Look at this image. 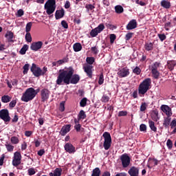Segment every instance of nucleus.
<instances>
[{
  "mask_svg": "<svg viewBox=\"0 0 176 176\" xmlns=\"http://www.w3.org/2000/svg\"><path fill=\"white\" fill-rule=\"evenodd\" d=\"M74 68L69 67L68 68L60 69L59 73L56 80V85L61 86L63 85H76L80 80V76L78 74H74Z\"/></svg>",
  "mask_w": 176,
  "mask_h": 176,
  "instance_id": "f257e3e1",
  "label": "nucleus"
},
{
  "mask_svg": "<svg viewBox=\"0 0 176 176\" xmlns=\"http://www.w3.org/2000/svg\"><path fill=\"white\" fill-rule=\"evenodd\" d=\"M152 84V80L150 78L144 79L139 85L138 94L140 97L144 96L146 94L148 90L151 89V85Z\"/></svg>",
  "mask_w": 176,
  "mask_h": 176,
  "instance_id": "f03ea898",
  "label": "nucleus"
},
{
  "mask_svg": "<svg viewBox=\"0 0 176 176\" xmlns=\"http://www.w3.org/2000/svg\"><path fill=\"white\" fill-rule=\"evenodd\" d=\"M35 89L30 87L28 88L25 93L23 94L21 97V101L24 102H28V101H32L33 98H35Z\"/></svg>",
  "mask_w": 176,
  "mask_h": 176,
  "instance_id": "7ed1b4c3",
  "label": "nucleus"
},
{
  "mask_svg": "<svg viewBox=\"0 0 176 176\" xmlns=\"http://www.w3.org/2000/svg\"><path fill=\"white\" fill-rule=\"evenodd\" d=\"M56 8H57V6L56 5V0H47L44 6V9L46 10V13L48 16L54 13Z\"/></svg>",
  "mask_w": 176,
  "mask_h": 176,
  "instance_id": "20e7f679",
  "label": "nucleus"
},
{
  "mask_svg": "<svg viewBox=\"0 0 176 176\" xmlns=\"http://www.w3.org/2000/svg\"><path fill=\"white\" fill-rule=\"evenodd\" d=\"M103 138H104V142L103 143V146L105 151H108L112 145V138L111 137V133L109 132H104L102 135Z\"/></svg>",
  "mask_w": 176,
  "mask_h": 176,
  "instance_id": "39448f33",
  "label": "nucleus"
},
{
  "mask_svg": "<svg viewBox=\"0 0 176 176\" xmlns=\"http://www.w3.org/2000/svg\"><path fill=\"white\" fill-rule=\"evenodd\" d=\"M19 164H21V153L16 151L12 158V166L19 167Z\"/></svg>",
  "mask_w": 176,
  "mask_h": 176,
  "instance_id": "423d86ee",
  "label": "nucleus"
},
{
  "mask_svg": "<svg viewBox=\"0 0 176 176\" xmlns=\"http://www.w3.org/2000/svg\"><path fill=\"white\" fill-rule=\"evenodd\" d=\"M0 119L3 120L5 123L10 122V116L9 115V110L3 109L0 110Z\"/></svg>",
  "mask_w": 176,
  "mask_h": 176,
  "instance_id": "0eeeda50",
  "label": "nucleus"
},
{
  "mask_svg": "<svg viewBox=\"0 0 176 176\" xmlns=\"http://www.w3.org/2000/svg\"><path fill=\"white\" fill-rule=\"evenodd\" d=\"M30 71L32 72L33 75L36 76V78L42 76V69H41L39 67H37L35 63H32Z\"/></svg>",
  "mask_w": 176,
  "mask_h": 176,
  "instance_id": "6e6552de",
  "label": "nucleus"
},
{
  "mask_svg": "<svg viewBox=\"0 0 176 176\" xmlns=\"http://www.w3.org/2000/svg\"><path fill=\"white\" fill-rule=\"evenodd\" d=\"M120 160L122 162V167L124 168H126L130 166L131 159L130 157L127 154H123L120 157Z\"/></svg>",
  "mask_w": 176,
  "mask_h": 176,
  "instance_id": "1a4fd4ad",
  "label": "nucleus"
},
{
  "mask_svg": "<svg viewBox=\"0 0 176 176\" xmlns=\"http://www.w3.org/2000/svg\"><path fill=\"white\" fill-rule=\"evenodd\" d=\"M50 96V91H49L47 88H44L41 91V97L42 102H45L49 100V97Z\"/></svg>",
  "mask_w": 176,
  "mask_h": 176,
  "instance_id": "9d476101",
  "label": "nucleus"
},
{
  "mask_svg": "<svg viewBox=\"0 0 176 176\" xmlns=\"http://www.w3.org/2000/svg\"><path fill=\"white\" fill-rule=\"evenodd\" d=\"M82 69L87 74L88 78L91 79L93 78V66L90 65H86L83 66Z\"/></svg>",
  "mask_w": 176,
  "mask_h": 176,
  "instance_id": "9b49d317",
  "label": "nucleus"
},
{
  "mask_svg": "<svg viewBox=\"0 0 176 176\" xmlns=\"http://www.w3.org/2000/svg\"><path fill=\"white\" fill-rule=\"evenodd\" d=\"M120 78H126L130 75V69L127 67H123L118 72Z\"/></svg>",
  "mask_w": 176,
  "mask_h": 176,
  "instance_id": "f8f14e48",
  "label": "nucleus"
},
{
  "mask_svg": "<svg viewBox=\"0 0 176 176\" xmlns=\"http://www.w3.org/2000/svg\"><path fill=\"white\" fill-rule=\"evenodd\" d=\"M160 109L161 111H162V112H164V113H166V116H168V118L173 116V112L168 105L162 104L160 107Z\"/></svg>",
  "mask_w": 176,
  "mask_h": 176,
  "instance_id": "ddd939ff",
  "label": "nucleus"
},
{
  "mask_svg": "<svg viewBox=\"0 0 176 176\" xmlns=\"http://www.w3.org/2000/svg\"><path fill=\"white\" fill-rule=\"evenodd\" d=\"M43 45V43L42 41H38L32 43L30 49L31 50H34V52H38L39 49H42V46Z\"/></svg>",
  "mask_w": 176,
  "mask_h": 176,
  "instance_id": "4468645a",
  "label": "nucleus"
},
{
  "mask_svg": "<svg viewBox=\"0 0 176 176\" xmlns=\"http://www.w3.org/2000/svg\"><path fill=\"white\" fill-rule=\"evenodd\" d=\"M64 148L65 151L67 152V153H75V152H76L75 146H74L71 143H66Z\"/></svg>",
  "mask_w": 176,
  "mask_h": 176,
  "instance_id": "2eb2a0df",
  "label": "nucleus"
},
{
  "mask_svg": "<svg viewBox=\"0 0 176 176\" xmlns=\"http://www.w3.org/2000/svg\"><path fill=\"white\" fill-rule=\"evenodd\" d=\"M130 176H138L140 175V168L132 166L128 171Z\"/></svg>",
  "mask_w": 176,
  "mask_h": 176,
  "instance_id": "dca6fc26",
  "label": "nucleus"
},
{
  "mask_svg": "<svg viewBox=\"0 0 176 176\" xmlns=\"http://www.w3.org/2000/svg\"><path fill=\"white\" fill-rule=\"evenodd\" d=\"M71 131V124H66L65 126H63L59 134H60V135H67V133H69Z\"/></svg>",
  "mask_w": 176,
  "mask_h": 176,
  "instance_id": "f3484780",
  "label": "nucleus"
},
{
  "mask_svg": "<svg viewBox=\"0 0 176 176\" xmlns=\"http://www.w3.org/2000/svg\"><path fill=\"white\" fill-rule=\"evenodd\" d=\"M64 14H65V11H64V8L57 10L55 12L56 20H60V19H63V17H64Z\"/></svg>",
  "mask_w": 176,
  "mask_h": 176,
  "instance_id": "a211bd4d",
  "label": "nucleus"
},
{
  "mask_svg": "<svg viewBox=\"0 0 176 176\" xmlns=\"http://www.w3.org/2000/svg\"><path fill=\"white\" fill-rule=\"evenodd\" d=\"M166 67L169 71H174V68L176 67V60H167Z\"/></svg>",
  "mask_w": 176,
  "mask_h": 176,
  "instance_id": "6ab92c4d",
  "label": "nucleus"
},
{
  "mask_svg": "<svg viewBox=\"0 0 176 176\" xmlns=\"http://www.w3.org/2000/svg\"><path fill=\"white\" fill-rule=\"evenodd\" d=\"M137 28V21L132 19L126 25V30H134Z\"/></svg>",
  "mask_w": 176,
  "mask_h": 176,
  "instance_id": "aec40b11",
  "label": "nucleus"
},
{
  "mask_svg": "<svg viewBox=\"0 0 176 176\" xmlns=\"http://www.w3.org/2000/svg\"><path fill=\"white\" fill-rule=\"evenodd\" d=\"M14 36V34L12 31H7L6 34H5V38L8 39V42H14L13 41V38Z\"/></svg>",
  "mask_w": 176,
  "mask_h": 176,
  "instance_id": "412c9836",
  "label": "nucleus"
},
{
  "mask_svg": "<svg viewBox=\"0 0 176 176\" xmlns=\"http://www.w3.org/2000/svg\"><path fill=\"white\" fill-rule=\"evenodd\" d=\"M73 49L76 52H80V50L82 49V44H80V43H74L73 45Z\"/></svg>",
  "mask_w": 176,
  "mask_h": 176,
  "instance_id": "4be33fe9",
  "label": "nucleus"
},
{
  "mask_svg": "<svg viewBox=\"0 0 176 176\" xmlns=\"http://www.w3.org/2000/svg\"><path fill=\"white\" fill-rule=\"evenodd\" d=\"M171 122V118L166 117L164 120L163 126L164 129H168V126H170V123Z\"/></svg>",
  "mask_w": 176,
  "mask_h": 176,
  "instance_id": "5701e85b",
  "label": "nucleus"
},
{
  "mask_svg": "<svg viewBox=\"0 0 176 176\" xmlns=\"http://www.w3.org/2000/svg\"><path fill=\"white\" fill-rule=\"evenodd\" d=\"M161 6L165 9H170V8H171V4L170 3V1L163 0L161 1Z\"/></svg>",
  "mask_w": 176,
  "mask_h": 176,
  "instance_id": "b1692460",
  "label": "nucleus"
},
{
  "mask_svg": "<svg viewBox=\"0 0 176 176\" xmlns=\"http://www.w3.org/2000/svg\"><path fill=\"white\" fill-rule=\"evenodd\" d=\"M144 49L146 52H151L153 50V43H146L144 45Z\"/></svg>",
  "mask_w": 176,
  "mask_h": 176,
  "instance_id": "393cba45",
  "label": "nucleus"
},
{
  "mask_svg": "<svg viewBox=\"0 0 176 176\" xmlns=\"http://www.w3.org/2000/svg\"><path fill=\"white\" fill-rule=\"evenodd\" d=\"M148 124H149V127L152 131H154V133H156L157 131V128L156 127V126H155V122H153L152 120H149Z\"/></svg>",
  "mask_w": 176,
  "mask_h": 176,
  "instance_id": "a878e982",
  "label": "nucleus"
},
{
  "mask_svg": "<svg viewBox=\"0 0 176 176\" xmlns=\"http://www.w3.org/2000/svg\"><path fill=\"white\" fill-rule=\"evenodd\" d=\"M12 100V98L9 96L8 95H4L1 97V101L4 103L6 104L8 102H10Z\"/></svg>",
  "mask_w": 176,
  "mask_h": 176,
  "instance_id": "bb28decb",
  "label": "nucleus"
},
{
  "mask_svg": "<svg viewBox=\"0 0 176 176\" xmlns=\"http://www.w3.org/2000/svg\"><path fill=\"white\" fill-rule=\"evenodd\" d=\"M152 119L154 120V122H157L160 118H159V111L157 110L153 111V114L152 116Z\"/></svg>",
  "mask_w": 176,
  "mask_h": 176,
  "instance_id": "cd10ccee",
  "label": "nucleus"
},
{
  "mask_svg": "<svg viewBox=\"0 0 176 176\" xmlns=\"http://www.w3.org/2000/svg\"><path fill=\"white\" fill-rule=\"evenodd\" d=\"M101 175V170H100V168H95L92 170L91 176H100Z\"/></svg>",
  "mask_w": 176,
  "mask_h": 176,
  "instance_id": "c85d7f7f",
  "label": "nucleus"
},
{
  "mask_svg": "<svg viewBox=\"0 0 176 176\" xmlns=\"http://www.w3.org/2000/svg\"><path fill=\"white\" fill-rule=\"evenodd\" d=\"M95 28L96 29L98 33L100 34V32H102L104 30H105V25H104V23H100L98 27Z\"/></svg>",
  "mask_w": 176,
  "mask_h": 176,
  "instance_id": "c756f323",
  "label": "nucleus"
},
{
  "mask_svg": "<svg viewBox=\"0 0 176 176\" xmlns=\"http://www.w3.org/2000/svg\"><path fill=\"white\" fill-rule=\"evenodd\" d=\"M5 146L8 151V152H13L14 149V146L9 144L8 142H6L5 144Z\"/></svg>",
  "mask_w": 176,
  "mask_h": 176,
  "instance_id": "7c9ffc66",
  "label": "nucleus"
},
{
  "mask_svg": "<svg viewBox=\"0 0 176 176\" xmlns=\"http://www.w3.org/2000/svg\"><path fill=\"white\" fill-rule=\"evenodd\" d=\"M86 113L85 112V111L81 110L80 111L78 115V120H80V119H86Z\"/></svg>",
  "mask_w": 176,
  "mask_h": 176,
  "instance_id": "2f4dec72",
  "label": "nucleus"
},
{
  "mask_svg": "<svg viewBox=\"0 0 176 176\" xmlns=\"http://www.w3.org/2000/svg\"><path fill=\"white\" fill-rule=\"evenodd\" d=\"M28 50V45L25 44L23 46V47L19 51L20 54L24 55L25 53H27V51Z\"/></svg>",
  "mask_w": 176,
  "mask_h": 176,
  "instance_id": "473e14b6",
  "label": "nucleus"
},
{
  "mask_svg": "<svg viewBox=\"0 0 176 176\" xmlns=\"http://www.w3.org/2000/svg\"><path fill=\"white\" fill-rule=\"evenodd\" d=\"M63 173V169L61 168H56L54 170V176H61V174Z\"/></svg>",
  "mask_w": 176,
  "mask_h": 176,
  "instance_id": "72a5a7b5",
  "label": "nucleus"
},
{
  "mask_svg": "<svg viewBox=\"0 0 176 176\" xmlns=\"http://www.w3.org/2000/svg\"><path fill=\"white\" fill-rule=\"evenodd\" d=\"M152 75L154 79H159V76H160V72L157 70H151Z\"/></svg>",
  "mask_w": 176,
  "mask_h": 176,
  "instance_id": "f704fd0d",
  "label": "nucleus"
},
{
  "mask_svg": "<svg viewBox=\"0 0 176 176\" xmlns=\"http://www.w3.org/2000/svg\"><path fill=\"white\" fill-rule=\"evenodd\" d=\"M94 61H96V58L94 57H87L86 62L89 65H93L94 64Z\"/></svg>",
  "mask_w": 176,
  "mask_h": 176,
  "instance_id": "c9c22d12",
  "label": "nucleus"
},
{
  "mask_svg": "<svg viewBox=\"0 0 176 176\" xmlns=\"http://www.w3.org/2000/svg\"><path fill=\"white\" fill-rule=\"evenodd\" d=\"M160 67V63L159 62H155L152 65H151V71H157V68Z\"/></svg>",
  "mask_w": 176,
  "mask_h": 176,
  "instance_id": "e433bc0d",
  "label": "nucleus"
},
{
  "mask_svg": "<svg viewBox=\"0 0 176 176\" xmlns=\"http://www.w3.org/2000/svg\"><path fill=\"white\" fill-rule=\"evenodd\" d=\"M87 105V98H83L80 102V107L85 108Z\"/></svg>",
  "mask_w": 176,
  "mask_h": 176,
  "instance_id": "4c0bfd02",
  "label": "nucleus"
},
{
  "mask_svg": "<svg viewBox=\"0 0 176 176\" xmlns=\"http://www.w3.org/2000/svg\"><path fill=\"white\" fill-rule=\"evenodd\" d=\"M115 10H116V12L118 13V14H120V13H123L124 12V9H123V7H122V6H116L115 7Z\"/></svg>",
  "mask_w": 176,
  "mask_h": 176,
  "instance_id": "58836bf2",
  "label": "nucleus"
},
{
  "mask_svg": "<svg viewBox=\"0 0 176 176\" xmlns=\"http://www.w3.org/2000/svg\"><path fill=\"white\" fill-rule=\"evenodd\" d=\"M23 75H27L28 74V71L30 70V64H25L23 67Z\"/></svg>",
  "mask_w": 176,
  "mask_h": 176,
  "instance_id": "ea45409f",
  "label": "nucleus"
},
{
  "mask_svg": "<svg viewBox=\"0 0 176 176\" xmlns=\"http://www.w3.org/2000/svg\"><path fill=\"white\" fill-rule=\"evenodd\" d=\"M10 142H12V144H17L19 142V138L16 136H12L10 138Z\"/></svg>",
  "mask_w": 176,
  "mask_h": 176,
  "instance_id": "a19ab883",
  "label": "nucleus"
},
{
  "mask_svg": "<svg viewBox=\"0 0 176 176\" xmlns=\"http://www.w3.org/2000/svg\"><path fill=\"white\" fill-rule=\"evenodd\" d=\"M91 38H95V36H97L98 35V32L96 30V28L91 30V31L89 33Z\"/></svg>",
  "mask_w": 176,
  "mask_h": 176,
  "instance_id": "79ce46f5",
  "label": "nucleus"
},
{
  "mask_svg": "<svg viewBox=\"0 0 176 176\" xmlns=\"http://www.w3.org/2000/svg\"><path fill=\"white\" fill-rule=\"evenodd\" d=\"M25 38L26 42H29V43L32 42V37L31 36V33L27 32Z\"/></svg>",
  "mask_w": 176,
  "mask_h": 176,
  "instance_id": "37998d69",
  "label": "nucleus"
},
{
  "mask_svg": "<svg viewBox=\"0 0 176 176\" xmlns=\"http://www.w3.org/2000/svg\"><path fill=\"white\" fill-rule=\"evenodd\" d=\"M59 111H60V112L65 111V101H63L60 103Z\"/></svg>",
  "mask_w": 176,
  "mask_h": 176,
  "instance_id": "c03bdc74",
  "label": "nucleus"
},
{
  "mask_svg": "<svg viewBox=\"0 0 176 176\" xmlns=\"http://www.w3.org/2000/svg\"><path fill=\"white\" fill-rule=\"evenodd\" d=\"M104 84V74L101 73L99 79H98V85H103Z\"/></svg>",
  "mask_w": 176,
  "mask_h": 176,
  "instance_id": "a18cd8bd",
  "label": "nucleus"
},
{
  "mask_svg": "<svg viewBox=\"0 0 176 176\" xmlns=\"http://www.w3.org/2000/svg\"><path fill=\"white\" fill-rule=\"evenodd\" d=\"M32 27V22L28 23L26 24V27H25V32H30V31H31Z\"/></svg>",
  "mask_w": 176,
  "mask_h": 176,
  "instance_id": "49530a36",
  "label": "nucleus"
},
{
  "mask_svg": "<svg viewBox=\"0 0 176 176\" xmlns=\"http://www.w3.org/2000/svg\"><path fill=\"white\" fill-rule=\"evenodd\" d=\"M17 104V99L16 100H12L10 104H9V107L10 108L13 109L16 107V104Z\"/></svg>",
  "mask_w": 176,
  "mask_h": 176,
  "instance_id": "de8ad7c7",
  "label": "nucleus"
},
{
  "mask_svg": "<svg viewBox=\"0 0 176 176\" xmlns=\"http://www.w3.org/2000/svg\"><path fill=\"white\" fill-rule=\"evenodd\" d=\"M16 17H21L22 16H24V10H23V9H19L16 13Z\"/></svg>",
  "mask_w": 176,
  "mask_h": 176,
  "instance_id": "09e8293b",
  "label": "nucleus"
},
{
  "mask_svg": "<svg viewBox=\"0 0 176 176\" xmlns=\"http://www.w3.org/2000/svg\"><path fill=\"white\" fill-rule=\"evenodd\" d=\"M133 74H135V75H140L141 74V69L139 67H136L133 70Z\"/></svg>",
  "mask_w": 176,
  "mask_h": 176,
  "instance_id": "8fccbe9b",
  "label": "nucleus"
},
{
  "mask_svg": "<svg viewBox=\"0 0 176 176\" xmlns=\"http://www.w3.org/2000/svg\"><path fill=\"white\" fill-rule=\"evenodd\" d=\"M102 102H108L109 101V96L107 95H103L101 98Z\"/></svg>",
  "mask_w": 176,
  "mask_h": 176,
  "instance_id": "3c124183",
  "label": "nucleus"
},
{
  "mask_svg": "<svg viewBox=\"0 0 176 176\" xmlns=\"http://www.w3.org/2000/svg\"><path fill=\"white\" fill-rule=\"evenodd\" d=\"M91 52L94 54H97L98 53V47L97 46L91 47Z\"/></svg>",
  "mask_w": 176,
  "mask_h": 176,
  "instance_id": "603ef678",
  "label": "nucleus"
},
{
  "mask_svg": "<svg viewBox=\"0 0 176 176\" xmlns=\"http://www.w3.org/2000/svg\"><path fill=\"white\" fill-rule=\"evenodd\" d=\"M133 34L132 32H129L125 36V41H130L133 38Z\"/></svg>",
  "mask_w": 176,
  "mask_h": 176,
  "instance_id": "864d4df0",
  "label": "nucleus"
},
{
  "mask_svg": "<svg viewBox=\"0 0 176 176\" xmlns=\"http://www.w3.org/2000/svg\"><path fill=\"white\" fill-rule=\"evenodd\" d=\"M116 39V34H110V43H113Z\"/></svg>",
  "mask_w": 176,
  "mask_h": 176,
  "instance_id": "5fc2aeb1",
  "label": "nucleus"
},
{
  "mask_svg": "<svg viewBox=\"0 0 176 176\" xmlns=\"http://www.w3.org/2000/svg\"><path fill=\"white\" fill-rule=\"evenodd\" d=\"M35 173V169H34V168H30L28 170V175H34Z\"/></svg>",
  "mask_w": 176,
  "mask_h": 176,
  "instance_id": "6e6d98bb",
  "label": "nucleus"
},
{
  "mask_svg": "<svg viewBox=\"0 0 176 176\" xmlns=\"http://www.w3.org/2000/svg\"><path fill=\"white\" fill-rule=\"evenodd\" d=\"M166 145H167L168 149H172L173 148V141H171V140L168 139L166 142Z\"/></svg>",
  "mask_w": 176,
  "mask_h": 176,
  "instance_id": "4d7b16f0",
  "label": "nucleus"
},
{
  "mask_svg": "<svg viewBox=\"0 0 176 176\" xmlns=\"http://www.w3.org/2000/svg\"><path fill=\"white\" fill-rule=\"evenodd\" d=\"M146 110V102H142L141 106H140V111L144 112Z\"/></svg>",
  "mask_w": 176,
  "mask_h": 176,
  "instance_id": "13d9d810",
  "label": "nucleus"
},
{
  "mask_svg": "<svg viewBox=\"0 0 176 176\" xmlns=\"http://www.w3.org/2000/svg\"><path fill=\"white\" fill-rule=\"evenodd\" d=\"M140 131H144L145 133H146V125L144 124H140Z\"/></svg>",
  "mask_w": 176,
  "mask_h": 176,
  "instance_id": "bf43d9fd",
  "label": "nucleus"
},
{
  "mask_svg": "<svg viewBox=\"0 0 176 176\" xmlns=\"http://www.w3.org/2000/svg\"><path fill=\"white\" fill-rule=\"evenodd\" d=\"M158 38H160V41L163 42V41H166V35L164 34H159Z\"/></svg>",
  "mask_w": 176,
  "mask_h": 176,
  "instance_id": "052dcab7",
  "label": "nucleus"
},
{
  "mask_svg": "<svg viewBox=\"0 0 176 176\" xmlns=\"http://www.w3.org/2000/svg\"><path fill=\"white\" fill-rule=\"evenodd\" d=\"M85 8L87 10H93L96 7L91 4H87Z\"/></svg>",
  "mask_w": 176,
  "mask_h": 176,
  "instance_id": "680f3d73",
  "label": "nucleus"
},
{
  "mask_svg": "<svg viewBox=\"0 0 176 176\" xmlns=\"http://www.w3.org/2000/svg\"><path fill=\"white\" fill-rule=\"evenodd\" d=\"M118 116H127V111H120L118 113Z\"/></svg>",
  "mask_w": 176,
  "mask_h": 176,
  "instance_id": "e2e57ef3",
  "label": "nucleus"
},
{
  "mask_svg": "<svg viewBox=\"0 0 176 176\" xmlns=\"http://www.w3.org/2000/svg\"><path fill=\"white\" fill-rule=\"evenodd\" d=\"M61 25L65 30H67V28H68V23H67V21H65L64 20L61 21Z\"/></svg>",
  "mask_w": 176,
  "mask_h": 176,
  "instance_id": "0e129e2a",
  "label": "nucleus"
},
{
  "mask_svg": "<svg viewBox=\"0 0 176 176\" xmlns=\"http://www.w3.org/2000/svg\"><path fill=\"white\" fill-rule=\"evenodd\" d=\"M81 127H82V126L80 125V124H76L74 126V129L77 131V133H79V131H80V128Z\"/></svg>",
  "mask_w": 176,
  "mask_h": 176,
  "instance_id": "69168bd1",
  "label": "nucleus"
},
{
  "mask_svg": "<svg viewBox=\"0 0 176 176\" xmlns=\"http://www.w3.org/2000/svg\"><path fill=\"white\" fill-rule=\"evenodd\" d=\"M170 129H174V127H176V119H173L172 122L170 124Z\"/></svg>",
  "mask_w": 176,
  "mask_h": 176,
  "instance_id": "338daca9",
  "label": "nucleus"
},
{
  "mask_svg": "<svg viewBox=\"0 0 176 176\" xmlns=\"http://www.w3.org/2000/svg\"><path fill=\"white\" fill-rule=\"evenodd\" d=\"M5 160V154L1 155L0 157V166H3V161Z\"/></svg>",
  "mask_w": 176,
  "mask_h": 176,
  "instance_id": "774afa93",
  "label": "nucleus"
}]
</instances>
